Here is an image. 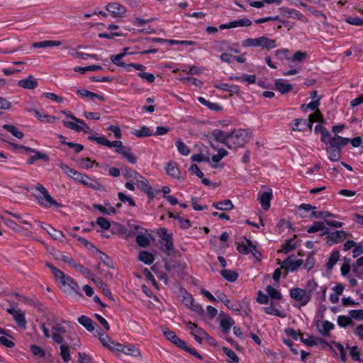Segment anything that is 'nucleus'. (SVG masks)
I'll list each match as a JSON object with an SVG mask.
<instances>
[{
    "instance_id": "nucleus-1",
    "label": "nucleus",
    "mask_w": 363,
    "mask_h": 363,
    "mask_svg": "<svg viewBox=\"0 0 363 363\" xmlns=\"http://www.w3.org/2000/svg\"><path fill=\"white\" fill-rule=\"evenodd\" d=\"M308 291L300 288H294L290 291L291 297L306 306L311 300L312 292L316 289L317 284L314 280H309L307 284Z\"/></svg>"
},
{
    "instance_id": "nucleus-2",
    "label": "nucleus",
    "mask_w": 363,
    "mask_h": 363,
    "mask_svg": "<svg viewBox=\"0 0 363 363\" xmlns=\"http://www.w3.org/2000/svg\"><path fill=\"white\" fill-rule=\"evenodd\" d=\"M40 195L37 196L38 203L45 208L50 206L60 207L61 205L57 203L48 193V190L40 184H37L35 186Z\"/></svg>"
},
{
    "instance_id": "nucleus-3",
    "label": "nucleus",
    "mask_w": 363,
    "mask_h": 363,
    "mask_svg": "<svg viewBox=\"0 0 363 363\" xmlns=\"http://www.w3.org/2000/svg\"><path fill=\"white\" fill-rule=\"evenodd\" d=\"M57 280L60 281L63 291L67 294L71 296L80 295L79 292V285L71 277L62 272Z\"/></svg>"
},
{
    "instance_id": "nucleus-4",
    "label": "nucleus",
    "mask_w": 363,
    "mask_h": 363,
    "mask_svg": "<svg viewBox=\"0 0 363 363\" xmlns=\"http://www.w3.org/2000/svg\"><path fill=\"white\" fill-rule=\"evenodd\" d=\"M250 138V133L247 130L239 129L230 133V145L232 147H242Z\"/></svg>"
},
{
    "instance_id": "nucleus-5",
    "label": "nucleus",
    "mask_w": 363,
    "mask_h": 363,
    "mask_svg": "<svg viewBox=\"0 0 363 363\" xmlns=\"http://www.w3.org/2000/svg\"><path fill=\"white\" fill-rule=\"evenodd\" d=\"M71 178L76 182H78L83 185L90 187L94 189L102 190L104 189V186L97 181L91 179L86 174H83L77 170L74 172L73 175H72Z\"/></svg>"
},
{
    "instance_id": "nucleus-6",
    "label": "nucleus",
    "mask_w": 363,
    "mask_h": 363,
    "mask_svg": "<svg viewBox=\"0 0 363 363\" xmlns=\"http://www.w3.org/2000/svg\"><path fill=\"white\" fill-rule=\"evenodd\" d=\"M131 182L136 185L138 189L146 193L150 197L153 198L155 196V192L149 184L148 181L138 172Z\"/></svg>"
},
{
    "instance_id": "nucleus-7",
    "label": "nucleus",
    "mask_w": 363,
    "mask_h": 363,
    "mask_svg": "<svg viewBox=\"0 0 363 363\" xmlns=\"http://www.w3.org/2000/svg\"><path fill=\"white\" fill-rule=\"evenodd\" d=\"M186 327L190 330V333L199 343H201L205 338L208 337V334L201 328L191 321L184 322Z\"/></svg>"
},
{
    "instance_id": "nucleus-8",
    "label": "nucleus",
    "mask_w": 363,
    "mask_h": 363,
    "mask_svg": "<svg viewBox=\"0 0 363 363\" xmlns=\"http://www.w3.org/2000/svg\"><path fill=\"white\" fill-rule=\"evenodd\" d=\"M22 148L26 150L27 152L33 153V155H31L27 160V163L29 164H32L35 161L39 160H43L44 162H48L50 160L49 156L45 152L38 151L35 149L28 147L23 146Z\"/></svg>"
},
{
    "instance_id": "nucleus-9",
    "label": "nucleus",
    "mask_w": 363,
    "mask_h": 363,
    "mask_svg": "<svg viewBox=\"0 0 363 363\" xmlns=\"http://www.w3.org/2000/svg\"><path fill=\"white\" fill-rule=\"evenodd\" d=\"M6 311L13 316V319L20 328L23 329L26 328V320L25 318V313L23 311L19 308L16 309L13 308H9L6 309Z\"/></svg>"
},
{
    "instance_id": "nucleus-10",
    "label": "nucleus",
    "mask_w": 363,
    "mask_h": 363,
    "mask_svg": "<svg viewBox=\"0 0 363 363\" xmlns=\"http://www.w3.org/2000/svg\"><path fill=\"white\" fill-rule=\"evenodd\" d=\"M106 9L111 13L114 18L121 17L126 12L125 7L117 2L108 4L106 6Z\"/></svg>"
},
{
    "instance_id": "nucleus-11",
    "label": "nucleus",
    "mask_w": 363,
    "mask_h": 363,
    "mask_svg": "<svg viewBox=\"0 0 363 363\" xmlns=\"http://www.w3.org/2000/svg\"><path fill=\"white\" fill-rule=\"evenodd\" d=\"M278 264H281L282 267H284V269L294 272L303 264V260L296 259L294 257L289 256L282 262L279 261Z\"/></svg>"
},
{
    "instance_id": "nucleus-12",
    "label": "nucleus",
    "mask_w": 363,
    "mask_h": 363,
    "mask_svg": "<svg viewBox=\"0 0 363 363\" xmlns=\"http://www.w3.org/2000/svg\"><path fill=\"white\" fill-rule=\"evenodd\" d=\"M257 198L262 208L264 211L268 210L270 208V201L272 199V189H268L267 191H259Z\"/></svg>"
},
{
    "instance_id": "nucleus-13",
    "label": "nucleus",
    "mask_w": 363,
    "mask_h": 363,
    "mask_svg": "<svg viewBox=\"0 0 363 363\" xmlns=\"http://www.w3.org/2000/svg\"><path fill=\"white\" fill-rule=\"evenodd\" d=\"M211 135L216 141L225 144L228 147H231L230 145V133H225L220 130L216 129L212 132Z\"/></svg>"
},
{
    "instance_id": "nucleus-14",
    "label": "nucleus",
    "mask_w": 363,
    "mask_h": 363,
    "mask_svg": "<svg viewBox=\"0 0 363 363\" xmlns=\"http://www.w3.org/2000/svg\"><path fill=\"white\" fill-rule=\"evenodd\" d=\"M38 80L33 75H29L28 77L18 82V86L27 89H34L38 86Z\"/></svg>"
},
{
    "instance_id": "nucleus-15",
    "label": "nucleus",
    "mask_w": 363,
    "mask_h": 363,
    "mask_svg": "<svg viewBox=\"0 0 363 363\" xmlns=\"http://www.w3.org/2000/svg\"><path fill=\"white\" fill-rule=\"evenodd\" d=\"M163 334L166 337V338L170 340L172 342L175 344L177 347L180 348H185V342L180 340L174 332L169 330H163Z\"/></svg>"
},
{
    "instance_id": "nucleus-16",
    "label": "nucleus",
    "mask_w": 363,
    "mask_h": 363,
    "mask_svg": "<svg viewBox=\"0 0 363 363\" xmlns=\"http://www.w3.org/2000/svg\"><path fill=\"white\" fill-rule=\"evenodd\" d=\"M219 324L223 333H228L231 327L235 324V322L230 316L227 315H222L220 318Z\"/></svg>"
},
{
    "instance_id": "nucleus-17",
    "label": "nucleus",
    "mask_w": 363,
    "mask_h": 363,
    "mask_svg": "<svg viewBox=\"0 0 363 363\" xmlns=\"http://www.w3.org/2000/svg\"><path fill=\"white\" fill-rule=\"evenodd\" d=\"M116 152L122 155L130 164L136 163L137 158L129 147L124 146L122 149L116 150Z\"/></svg>"
},
{
    "instance_id": "nucleus-18",
    "label": "nucleus",
    "mask_w": 363,
    "mask_h": 363,
    "mask_svg": "<svg viewBox=\"0 0 363 363\" xmlns=\"http://www.w3.org/2000/svg\"><path fill=\"white\" fill-rule=\"evenodd\" d=\"M317 328L319 332L323 335H328L329 332L333 329L334 325L328 320H322L317 323Z\"/></svg>"
},
{
    "instance_id": "nucleus-19",
    "label": "nucleus",
    "mask_w": 363,
    "mask_h": 363,
    "mask_svg": "<svg viewBox=\"0 0 363 363\" xmlns=\"http://www.w3.org/2000/svg\"><path fill=\"white\" fill-rule=\"evenodd\" d=\"M264 311L269 315H275L280 318H285L286 313L280 311L275 304L271 303L269 306H267L264 308Z\"/></svg>"
},
{
    "instance_id": "nucleus-20",
    "label": "nucleus",
    "mask_w": 363,
    "mask_h": 363,
    "mask_svg": "<svg viewBox=\"0 0 363 363\" xmlns=\"http://www.w3.org/2000/svg\"><path fill=\"white\" fill-rule=\"evenodd\" d=\"M185 300L186 305L188 306L193 311L197 313L199 315L203 314L204 310L203 307L199 303H195L191 296L188 295Z\"/></svg>"
},
{
    "instance_id": "nucleus-21",
    "label": "nucleus",
    "mask_w": 363,
    "mask_h": 363,
    "mask_svg": "<svg viewBox=\"0 0 363 363\" xmlns=\"http://www.w3.org/2000/svg\"><path fill=\"white\" fill-rule=\"evenodd\" d=\"M274 86L276 90L281 94H286L292 90V85L285 82L283 79H277L275 81Z\"/></svg>"
},
{
    "instance_id": "nucleus-22",
    "label": "nucleus",
    "mask_w": 363,
    "mask_h": 363,
    "mask_svg": "<svg viewBox=\"0 0 363 363\" xmlns=\"http://www.w3.org/2000/svg\"><path fill=\"white\" fill-rule=\"evenodd\" d=\"M78 322L82 325L88 331L93 333L95 332L96 330L94 323L90 318L86 315H81L78 318Z\"/></svg>"
},
{
    "instance_id": "nucleus-23",
    "label": "nucleus",
    "mask_w": 363,
    "mask_h": 363,
    "mask_svg": "<svg viewBox=\"0 0 363 363\" xmlns=\"http://www.w3.org/2000/svg\"><path fill=\"white\" fill-rule=\"evenodd\" d=\"M121 352L126 355L135 357L141 356V353L139 349L133 345H123V348Z\"/></svg>"
},
{
    "instance_id": "nucleus-24",
    "label": "nucleus",
    "mask_w": 363,
    "mask_h": 363,
    "mask_svg": "<svg viewBox=\"0 0 363 363\" xmlns=\"http://www.w3.org/2000/svg\"><path fill=\"white\" fill-rule=\"evenodd\" d=\"M166 172L168 175L174 179H179L180 177V171L177 166L176 162H169L166 167Z\"/></svg>"
},
{
    "instance_id": "nucleus-25",
    "label": "nucleus",
    "mask_w": 363,
    "mask_h": 363,
    "mask_svg": "<svg viewBox=\"0 0 363 363\" xmlns=\"http://www.w3.org/2000/svg\"><path fill=\"white\" fill-rule=\"evenodd\" d=\"M350 140L347 138H342L338 135L334 136L332 138L330 141L329 144L330 145H332L335 147L341 148V147H343L349 143Z\"/></svg>"
},
{
    "instance_id": "nucleus-26",
    "label": "nucleus",
    "mask_w": 363,
    "mask_h": 363,
    "mask_svg": "<svg viewBox=\"0 0 363 363\" xmlns=\"http://www.w3.org/2000/svg\"><path fill=\"white\" fill-rule=\"evenodd\" d=\"M254 250V245L250 240H245V242H242L238 245L237 250L243 255H247L250 251Z\"/></svg>"
},
{
    "instance_id": "nucleus-27",
    "label": "nucleus",
    "mask_w": 363,
    "mask_h": 363,
    "mask_svg": "<svg viewBox=\"0 0 363 363\" xmlns=\"http://www.w3.org/2000/svg\"><path fill=\"white\" fill-rule=\"evenodd\" d=\"M61 45L62 42L60 40H44L41 42H36L33 44V46L35 48H45L54 46H60Z\"/></svg>"
},
{
    "instance_id": "nucleus-28",
    "label": "nucleus",
    "mask_w": 363,
    "mask_h": 363,
    "mask_svg": "<svg viewBox=\"0 0 363 363\" xmlns=\"http://www.w3.org/2000/svg\"><path fill=\"white\" fill-rule=\"evenodd\" d=\"M52 338L57 343H61L63 341L62 335L65 332L64 328L60 325H57L52 328Z\"/></svg>"
},
{
    "instance_id": "nucleus-29",
    "label": "nucleus",
    "mask_w": 363,
    "mask_h": 363,
    "mask_svg": "<svg viewBox=\"0 0 363 363\" xmlns=\"http://www.w3.org/2000/svg\"><path fill=\"white\" fill-rule=\"evenodd\" d=\"M259 47L267 50L274 48L277 47L276 41L266 36H261Z\"/></svg>"
},
{
    "instance_id": "nucleus-30",
    "label": "nucleus",
    "mask_w": 363,
    "mask_h": 363,
    "mask_svg": "<svg viewBox=\"0 0 363 363\" xmlns=\"http://www.w3.org/2000/svg\"><path fill=\"white\" fill-rule=\"evenodd\" d=\"M346 237L347 233L342 230H337L328 235L329 239L335 243L341 242Z\"/></svg>"
},
{
    "instance_id": "nucleus-31",
    "label": "nucleus",
    "mask_w": 363,
    "mask_h": 363,
    "mask_svg": "<svg viewBox=\"0 0 363 363\" xmlns=\"http://www.w3.org/2000/svg\"><path fill=\"white\" fill-rule=\"evenodd\" d=\"M213 206L220 211H230L233 208V204L230 200L226 199L213 203Z\"/></svg>"
},
{
    "instance_id": "nucleus-32",
    "label": "nucleus",
    "mask_w": 363,
    "mask_h": 363,
    "mask_svg": "<svg viewBox=\"0 0 363 363\" xmlns=\"http://www.w3.org/2000/svg\"><path fill=\"white\" fill-rule=\"evenodd\" d=\"M3 128L11 133L14 137L22 139L24 136L23 132L18 130L17 127L13 125L5 124L3 125Z\"/></svg>"
},
{
    "instance_id": "nucleus-33",
    "label": "nucleus",
    "mask_w": 363,
    "mask_h": 363,
    "mask_svg": "<svg viewBox=\"0 0 363 363\" xmlns=\"http://www.w3.org/2000/svg\"><path fill=\"white\" fill-rule=\"evenodd\" d=\"M77 94L81 96L83 98H90L91 99H94V98H96L101 101H104V98L101 95L96 94L94 92L89 91L86 89H77Z\"/></svg>"
},
{
    "instance_id": "nucleus-34",
    "label": "nucleus",
    "mask_w": 363,
    "mask_h": 363,
    "mask_svg": "<svg viewBox=\"0 0 363 363\" xmlns=\"http://www.w3.org/2000/svg\"><path fill=\"white\" fill-rule=\"evenodd\" d=\"M328 157L331 161H337L340 157V149L338 147L330 145L327 148Z\"/></svg>"
},
{
    "instance_id": "nucleus-35",
    "label": "nucleus",
    "mask_w": 363,
    "mask_h": 363,
    "mask_svg": "<svg viewBox=\"0 0 363 363\" xmlns=\"http://www.w3.org/2000/svg\"><path fill=\"white\" fill-rule=\"evenodd\" d=\"M94 335L95 336H98L100 342L102 343V345L106 347H108V345L112 342L110 339V337L101 332V330L99 328L96 329L95 332L94 333Z\"/></svg>"
},
{
    "instance_id": "nucleus-36",
    "label": "nucleus",
    "mask_w": 363,
    "mask_h": 363,
    "mask_svg": "<svg viewBox=\"0 0 363 363\" xmlns=\"http://www.w3.org/2000/svg\"><path fill=\"white\" fill-rule=\"evenodd\" d=\"M138 259L145 264H151L154 260V256L148 252L141 251L138 254Z\"/></svg>"
},
{
    "instance_id": "nucleus-37",
    "label": "nucleus",
    "mask_w": 363,
    "mask_h": 363,
    "mask_svg": "<svg viewBox=\"0 0 363 363\" xmlns=\"http://www.w3.org/2000/svg\"><path fill=\"white\" fill-rule=\"evenodd\" d=\"M231 79L240 82H247L249 84H252L256 82L257 77L255 74H242L239 77H231Z\"/></svg>"
},
{
    "instance_id": "nucleus-38",
    "label": "nucleus",
    "mask_w": 363,
    "mask_h": 363,
    "mask_svg": "<svg viewBox=\"0 0 363 363\" xmlns=\"http://www.w3.org/2000/svg\"><path fill=\"white\" fill-rule=\"evenodd\" d=\"M42 228L45 230L49 235L55 240H60L63 237V234L61 231L57 230L52 228L50 225L46 224L45 226L42 225Z\"/></svg>"
},
{
    "instance_id": "nucleus-39",
    "label": "nucleus",
    "mask_w": 363,
    "mask_h": 363,
    "mask_svg": "<svg viewBox=\"0 0 363 363\" xmlns=\"http://www.w3.org/2000/svg\"><path fill=\"white\" fill-rule=\"evenodd\" d=\"M35 117L38 118L40 121L54 123L57 121V118L41 112H36Z\"/></svg>"
},
{
    "instance_id": "nucleus-40",
    "label": "nucleus",
    "mask_w": 363,
    "mask_h": 363,
    "mask_svg": "<svg viewBox=\"0 0 363 363\" xmlns=\"http://www.w3.org/2000/svg\"><path fill=\"white\" fill-rule=\"evenodd\" d=\"M252 24V22L248 18H242L230 22V27L231 28H237V27H248Z\"/></svg>"
},
{
    "instance_id": "nucleus-41",
    "label": "nucleus",
    "mask_w": 363,
    "mask_h": 363,
    "mask_svg": "<svg viewBox=\"0 0 363 363\" xmlns=\"http://www.w3.org/2000/svg\"><path fill=\"white\" fill-rule=\"evenodd\" d=\"M340 258V253L338 251H333L330 254L328 261L326 264L328 269H332L335 264L337 262Z\"/></svg>"
},
{
    "instance_id": "nucleus-42",
    "label": "nucleus",
    "mask_w": 363,
    "mask_h": 363,
    "mask_svg": "<svg viewBox=\"0 0 363 363\" xmlns=\"http://www.w3.org/2000/svg\"><path fill=\"white\" fill-rule=\"evenodd\" d=\"M176 147L180 154L184 156H187L190 153L189 148L186 145V144L181 140L177 139L176 141Z\"/></svg>"
},
{
    "instance_id": "nucleus-43",
    "label": "nucleus",
    "mask_w": 363,
    "mask_h": 363,
    "mask_svg": "<svg viewBox=\"0 0 363 363\" xmlns=\"http://www.w3.org/2000/svg\"><path fill=\"white\" fill-rule=\"evenodd\" d=\"M325 229V223L320 221H315L312 225L308 227L307 232L309 233H314L318 231H322Z\"/></svg>"
},
{
    "instance_id": "nucleus-44",
    "label": "nucleus",
    "mask_w": 363,
    "mask_h": 363,
    "mask_svg": "<svg viewBox=\"0 0 363 363\" xmlns=\"http://www.w3.org/2000/svg\"><path fill=\"white\" fill-rule=\"evenodd\" d=\"M333 345L339 351L341 361L342 362H346L347 360V357L344 346L337 342H333Z\"/></svg>"
},
{
    "instance_id": "nucleus-45",
    "label": "nucleus",
    "mask_w": 363,
    "mask_h": 363,
    "mask_svg": "<svg viewBox=\"0 0 363 363\" xmlns=\"http://www.w3.org/2000/svg\"><path fill=\"white\" fill-rule=\"evenodd\" d=\"M320 105V99H317L316 100L312 101L308 104H303L301 106V110L303 111H307L308 109L312 111L318 110V107Z\"/></svg>"
},
{
    "instance_id": "nucleus-46",
    "label": "nucleus",
    "mask_w": 363,
    "mask_h": 363,
    "mask_svg": "<svg viewBox=\"0 0 363 363\" xmlns=\"http://www.w3.org/2000/svg\"><path fill=\"white\" fill-rule=\"evenodd\" d=\"M266 291L272 298L279 300L281 298V294L278 289L276 288L268 286L266 289Z\"/></svg>"
},
{
    "instance_id": "nucleus-47",
    "label": "nucleus",
    "mask_w": 363,
    "mask_h": 363,
    "mask_svg": "<svg viewBox=\"0 0 363 363\" xmlns=\"http://www.w3.org/2000/svg\"><path fill=\"white\" fill-rule=\"evenodd\" d=\"M260 37L257 38H247L242 42L243 47H259Z\"/></svg>"
},
{
    "instance_id": "nucleus-48",
    "label": "nucleus",
    "mask_w": 363,
    "mask_h": 363,
    "mask_svg": "<svg viewBox=\"0 0 363 363\" xmlns=\"http://www.w3.org/2000/svg\"><path fill=\"white\" fill-rule=\"evenodd\" d=\"M221 275L229 281H235L238 277V274L235 271L227 269L223 270L221 272Z\"/></svg>"
},
{
    "instance_id": "nucleus-49",
    "label": "nucleus",
    "mask_w": 363,
    "mask_h": 363,
    "mask_svg": "<svg viewBox=\"0 0 363 363\" xmlns=\"http://www.w3.org/2000/svg\"><path fill=\"white\" fill-rule=\"evenodd\" d=\"M311 216L316 218H323L324 220H328L327 218L328 217H336L335 215L333 214L332 213H330L328 211H313L311 213Z\"/></svg>"
},
{
    "instance_id": "nucleus-50",
    "label": "nucleus",
    "mask_w": 363,
    "mask_h": 363,
    "mask_svg": "<svg viewBox=\"0 0 363 363\" xmlns=\"http://www.w3.org/2000/svg\"><path fill=\"white\" fill-rule=\"evenodd\" d=\"M136 242L140 247H145L149 245L150 240L147 235H145V234L140 233V234L138 235L136 237Z\"/></svg>"
},
{
    "instance_id": "nucleus-51",
    "label": "nucleus",
    "mask_w": 363,
    "mask_h": 363,
    "mask_svg": "<svg viewBox=\"0 0 363 363\" xmlns=\"http://www.w3.org/2000/svg\"><path fill=\"white\" fill-rule=\"evenodd\" d=\"M95 163L94 161H92L90 158H81L77 161V164L84 169H89L91 168Z\"/></svg>"
},
{
    "instance_id": "nucleus-52",
    "label": "nucleus",
    "mask_w": 363,
    "mask_h": 363,
    "mask_svg": "<svg viewBox=\"0 0 363 363\" xmlns=\"http://www.w3.org/2000/svg\"><path fill=\"white\" fill-rule=\"evenodd\" d=\"M223 351L231 359L230 363H238L239 362V357L231 349L223 347Z\"/></svg>"
},
{
    "instance_id": "nucleus-53",
    "label": "nucleus",
    "mask_w": 363,
    "mask_h": 363,
    "mask_svg": "<svg viewBox=\"0 0 363 363\" xmlns=\"http://www.w3.org/2000/svg\"><path fill=\"white\" fill-rule=\"evenodd\" d=\"M352 318L350 315L345 316V315H339L337 318V324L340 327H347L352 323Z\"/></svg>"
},
{
    "instance_id": "nucleus-54",
    "label": "nucleus",
    "mask_w": 363,
    "mask_h": 363,
    "mask_svg": "<svg viewBox=\"0 0 363 363\" xmlns=\"http://www.w3.org/2000/svg\"><path fill=\"white\" fill-rule=\"evenodd\" d=\"M60 356L62 357V359L66 362L70 360L71 356L69 354V347L67 345H60Z\"/></svg>"
},
{
    "instance_id": "nucleus-55",
    "label": "nucleus",
    "mask_w": 363,
    "mask_h": 363,
    "mask_svg": "<svg viewBox=\"0 0 363 363\" xmlns=\"http://www.w3.org/2000/svg\"><path fill=\"white\" fill-rule=\"evenodd\" d=\"M347 348L350 350V355L352 359L354 361H359L360 359V352L357 346L350 347L347 346Z\"/></svg>"
},
{
    "instance_id": "nucleus-56",
    "label": "nucleus",
    "mask_w": 363,
    "mask_h": 363,
    "mask_svg": "<svg viewBox=\"0 0 363 363\" xmlns=\"http://www.w3.org/2000/svg\"><path fill=\"white\" fill-rule=\"evenodd\" d=\"M111 351L116 353V354H118L119 352H121L123 348V345L112 341L108 345V347Z\"/></svg>"
},
{
    "instance_id": "nucleus-57",
    "label": "nucleus",
    "mask_w": 363,
    "mask_h": 363,
    "mask_svg": "<svg viewBox=\"0 0 363 363\" xmlns=\"http://www.w3.org/2000/svg\"><path fill=\"white\" fill-rule=\"evenodd\" d=\"M228 155V151H226L224 149H219L218 150V153L216 155H214L211 157V160L217 163L220 162L224 157H225Z\"/></svg>"
},
{
    "instance_id": "nucleus-58",
    "label": "nucleus",
    "mask_w": 363,
    "mask_h": 363,
    "mask_svg": "<svg viewBox=\"0 0 363 363\" xmlns=\"http://www.w3.org/2000/svg\"><path fill=\"white\" fill-rule=\"evenodd\" d=\"M94 207L104 214H111V213L114 214L116 213V209L113 206H109L108 208H106L105 206H103L101 205L95 204V205H94Z\"/></svg>"
},
{
    "instance_id": "nucleus-59",
    "label": "nucleus",
    "mask_w": 363,
    "mask_h": 363,
    "mask_svg": "<svg viewBox=\"0 0 363 363\" xmlns=\"http://www.w3.org/2000/svg\"><path fill=\"white\" fill-rule=\"evenodd\" d=\"M118 196L121 201H122L123 203L128 202L129 206H133V207L135 206V201L133 200V199L130 196H127L122 192H119L118 194Z\"/></svg>"
},
{
    "instance_id": "nucleus-60",
    "label": "nucleus",
    "mask_w": 363,
    "mask_h": 363,
    "mask_svg": "<svg viewBox=\"0 0 363 363\" xmlns=\"http://www.w3.org/2000/svg\"><path fill=\"white\" fill-rule=\"evenodd\" d=\"M304 119H296L291 123V128L293 130L303 131L305 127H303Z\"/></svg>"
},
{
    "instance_id": "nucleus-61",
    "label": "nucleus",
    "mask_w": 363,
    "mask_h": 363,
    "mask_svg": "<svg viewBox=\"0 0 363 363\" xmlns=\"http://www.w3.org/2000/svg\"><path fill=\"white\" fill-rule=\"evenodd\" d=\"M89 140L96 142L98 144L101 145H105L106 147L108 146L109 140L106 139L104 136L100 137H94V136H89Z\"/></svg>"
},
{
    "instance_id": "nucleus-62",
    "label": "nucleus",
    "mask_w": 363,
    "mask_h": 363,
    "mask_svg": "<svg viewBox=\"0 0 363 363\" xmlns=\"http://www.w3.org/2000/svg\"><path fill=\"white\" fill-rule=\"evenodd\" d=\"M288 13L291 17L299 19L303 22H308V19L299 11L295 9H291Z\"/></svg>"
},
{
    "instance_id": "nucleus-63",
    "label": "nucleus",
    "mask_w": 363,
    "mask_h": 363,
    "mask_svg": "<svg viewBox=\"0 0 363 363\" xmlns=\"http://www.w3.org/2000/svg\"><path fill=\"white\" fill-rule=\"evenodd\" d=\"M216 295L217 296V301H220L225 306L229 307V303L230 301L228 299V296L223 292L218 291L216 292Z\"/></svg>"
},
{
    "instance_id": "nucleus-64",
    "label": "nucleus",
    "mask_w": 363,
    "mask_h": 363,
    "mask_svg": "<svg viewBox=\"0 0 363 363\" xmlns=\"http://www.w3.org/2000/svg\"><path fill=\"white\" fill-rule=\"evenodd\" d=\"M349 314L353 319L363 321V310H351Z\"/></svg>"
}]
</instances>
